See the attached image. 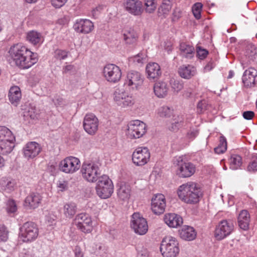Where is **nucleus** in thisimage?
<instances>
[{"mask_svg": "<svg viewBox=\"0 0 257 257\" xmlns=\"http://www.w3.org/2000/svg\"><path fill=\"white\" fill-rule=\"evenodd\" d=\"M124 41L126 44H132L137 41V35L134 30H129L125 32L123 34Z\"/></svg>", "mask_w": 257, "mask_h": 257, "instance_id": "nucleus-37", "label": "nucleus"}, {"mask_svg": "<svg viewBox=\"0 0 257 257\" xmlns=\"http://www.w3.org/2000/svg\"><path fill=\"white\" fill-rule=\"evenodd\" d=\"M96 190L97 194L101 198H109L113 192V185L112 181L107 176H102L98 179Z\"/></svg>", "mask_w": 257, "mask_h": 257, "instance_id": "nucleus-6", "label": "nucleus"}, {"mask_svg": "<svg viewBox=\"0 0 257 257\" xmlns=\"http://www.w3.org/2000/svg\"><path fill=\"white\" fill-rule=\"evenodd\" d=\"M146 13L151 14L154 12L157 8L156 0H144Z\"/></svg>", "mask_w": 257, "mask_h": 257, "instance_id": "nucleus-40", "label": "nucleus"}, {"mask_svg": "<svg viewBox=\"0 0 257 257\" xmlns=\"http://www.w3.org/2000/svg\"><path fill=\"white\" fill-rule=\"evenodd\" d=\"M148 78L150 79H158L161 75L162 72L159 65L155 62L149 63L146 66Z\"/></svg>", "mask_w": 257, "mask_h": 257, "instance_id": "nucleus-23", "label": "nucleus"}, {"mask_svg": "<svg viewBox=\"0 0 257 257\" xmlns=\"http://www.w3.org/2000/svg\"><path fill=\"white\" fill-rule=\"evenodd\" d=\"M101 10V7H98L95 8V9H93L92 11V16L96 18L98 15L100 14V11Z\"/></svg>", "mask_w": 257, "mask_h": 257, "instance_id": "nucleus-63", "label": "nucleus"}, {"mask_svg": "<svg viewBox=\"0 0 257 257\" xmlns=\"http://www.w3.org/2000/svg\"><path fill=\"white\" fill-rule=\"evenodd\" d=\"M52 5L56 8H60L64 5V0H51Z\"/></svg>", "mask_w": 257, "mask_h": 257, "instance_id": "nucleus-59", "label": "nucleus"}, {"mask_svg": "<svg viewBox=\"0 0 257 257\" xmlns=\"http://www.w3.org/2000/svg\"><path fill=\"white\" fill-rule=\"evenodd\" d=\"M202 5L200 3L195 4L192 7V13L196 19L201 18V12L202 11Z\"/></svg>", "mask_w": 257, "mask_h": 257, "instance_id": "nucleus-42", "label": "nucleus"}, {"mask_svg": "<svg viewBox=\"0 0 257 257\" xmlns=\"http://www.w3.org/2000/svg\"><path fill=\"white\" fill-rule=\"evenodd\" d=\"M17 210V206L14 200H9L7 203V211L8 213H14Z\"/></svg>", "mask_w": 257, "mask_h": 257, "instance_id": "nucleus-44", "label": "nucleus"}, {"mask_svg": "<svg viewBox=\"0 0 257 257\" xmlns=\"http://www.w3.org/2000/svg\"><path fill=\"white\" fill-rule=\"evenodd\" d=\"M166 206V198L162 194H157L152 199L151 208L152 211L157 215L164 213Z\"/></svg>", "mask_w": 257, "mask_h": 257, "instance_id": "nucleus-16", "label": "nucleus"}, {"mask_svg": "<svg viewBox=\"0 0 257 257\" xmlns=\"http://www.w3.org/2000/svg\"><path fill=\"white\" fill-rule=\"evenodd\" d=\"M182 11L180 8H177L174 9L173 13V21H177L182 17Z\"/></svg>", "mask_w": 257, "mask_h": 257, "instance_id": "nucleus-54", "label": "nucleus"}, {"mask_svg": "<svg viewBox=\"0 0 257 257\" xmlns=\"http://www.w3.org/2000/svg\"><path fill=\"white\" fill-rule=\"evenodd\" d=\"M130 192V186L125 184H122L117 190V195L120 199L125 200L129 198Z\"/></svg>", "mask_w": 257, "mask_h": 257, "instance_id": "nucleus-34", "label": "nucleus"}, {"mask_svg": "<svg viewBox=\"0 0 257 257\" xmlns=\"http://www.w3.org/2000/svg\"><path fill=\"white\" fill-rule=\"evenodd\" d=\"M54 57L57 60L61 61L64 58V51L60 49L56 50L54 53Z\"/></svg>", "mask_w": 257, "mask_h": 257, "instance_id": "nucleus-53", "label": "nucleus"}, {"mask_svg": "<svg viewBox=\"0 0 257 257\" xmlns=\"http://www.w3.org/2000/svg\"><path fill=\"white\" fill-rule=\"evenodd\" d=\"M8 238V231L6 227L4 225H0V239L6 241Z\"/></svg>", "mask_w": 257, "mask_h": 257, "instance_id": "nucleus-49", "label": "nucleus"}, {"mask_svg": "<svg viewBox=\"0 0 257 257\" xmlns=\"http://www.w3.org/2000/svg\"><path fill=\"white\" fill-rule=\"evenodd\" d=\"M80 167L79 160L74 157L65 158V173H73Z\"/></svg>", "mask_w": 257, "mask_h": 257, "instance_id": "nucleus-24", "label": "nucleus"}, {"mask_svg": "<svg viewBox=\"0 0 257 257\" xmlns=\"http://www.w3.org/2000/svg\"><path fill=\"white\" fill-rule=\"evenodd\" d=\"M211 105L208 104L205 99L200 101L197 104V111L199 113H202L206 110L209 109Z\"/></svg>", "mask_w": 257, "mask_h": 257, "instance_id": "nucleus-45", "label": "nucleus"}, {"mask_svg": "<svg viewBox=\"0 0 257 257\" xmlns=\"http://www.w3.org/2000/svg\"><path fill=\"white\" fill-rule=\"evenodd\" d=\"M127 136L131 139H139L147 132L146 123L140 120L131 121L127 125Z\"/></svg>", "mask_w": 257, "mask_h": 257, "instance_id": "nucleus-8", "label": "nucleus"}, {"mask_svg": "<svg viewBox=\"0 0 257 257\" xmlns=\"http://www.w3.org/2000/svg\"><path fill=\"white\" fill-rule=\"evenodd\" d=\"M242 79L244 85L253 86L257 82V70L252 67L249 68L244 72Z\"/></svg>", "mask_w": 257, "mask_h": 257, "instance_id": "nucleus-21", "label": "nucleus"}, {"mask_svg": "<svg viewBox=\"0 0 257 257\" xmlns=\"http://www.w3.org/2000/svg\"><path fill=\"white\" fill-rule=\"evenodd\" d=\"M250 222V215L246 210H242L238 216V223L240 228L246 230L248 228Z\"/></svg>", "mask_w": 257, "mask_h": 257, "instance_id": "nucleus-29", "label": "nucleus"}, {"mask_svg": "<svg viewBox=\"0 0 257 257\" xmlns=\"http://www.w3.org/2000/svg\"><path fill=\"white\" fill-rule=\"evenodd\" d=\"M144 82L142 75L139 72L131 71L127 73L125 84L132 87L133 89H138Z\"/></svg>", "mask_w": 257, "mask_h": 257, "instance_id": "nucleus-18", "label": "nucleus"}, {"mask_svg": "<svg viewBox=\"0 0 257 257\" xmlns=\"http://www.w3.org/2000/svg\"><path fill=\"white\" fill-rule=\"evenodd\" d=\"M177 193L182 201L190 204L198 203L202 195L200 188L193 182H188L181 185Z\"/></svg>", "mask_w": 257, "mask_h": 257, "instance_id": "nucleus-2", "label": "nucleus"}, {"mask_svg": "<svg viewBox=\"0 0 257 257\" xmlns=\"http://www.w3.org/2000/svg\"><path fill=\"white\" fill-rule=\"evenodd\" d=\"M168 88L166 83L158 82L154 86V91L156 96H164L167 95Z\"/></svg>", "mask_w": 257, "mask_h": 257, "instance_id": "nucleus-32", "label": "nucleus"}, {"mask_svg": "<svg viewBox=\"0 0 257 257\" xmlns=\"http://www.w3.org/2000/svg\"><path fill=\"white\" fill-rule=\"evenodd\" d=\"M80 171L83 178L89 182H96L100 175L98 166L92 162L83 163Z\"/></svg>", "mask_w": 257, "mask_h": 257, "instance_id": "nucleus-7", "label": "nucleus"}, {"mask_svg": "<svg viewBox=\"0 0 257 257\" xmlns=\"http://www.w3.org/2000/svg\"><path fill=\"white\" fill-rule=\"evenodd\" d=\"M74 252L75 257H84L83 253L80 247L78 246H76Z\"/></svg>", "mask_w": 257, "mask_h": 257, "instance_id": "nucleus-62", "label": "nucleus"}, {"mask_svg": "<svg viewBox=\"0 0 257 257\" xmlns=\"http://www.w3.org/2000/svg\"><path fill=\"white\" fill-rule=\"evenodd\" d=\"M215 65L213 61H209L204 67V72H208L211 71L215 67Z\"/></svg>", "mask_w": 257, "mask_h": 257, "instance_id": "nucleus-60", "label": "nucleus"}, {"mask_svg": "<svg viewBox=\"0 0 257 257\" xmlns=\"http://www.w3.org/2000/svg\"><path fill=\"white\" fill-rule=\"evenodd\" d=\"M160 250L164 257H176L180 249L177 239L171 236H167L162 240Z\"/></svg>", "mask_w": 257, "mask_h": 257, "instance_id": "nucleus-3", "label": "nucleus"}, {"mask_svg": "<svg viewBox=\"0 0 257 257\" xmlns=\"http://www.w3.org/2000/svg\"><path fill=\"white\" fill-rule=\"evenodd\" d=\"M171 8L172 6L170 1L169 0H164L159 8V14L160 16L163 15V17H166L169 14Z\"/></svg>", "mask_w": 257, "mask_h": 257, "instance_id": "nucleus-35", "label": "nucleus"}, {"mask_svg": "<svg viewBox=\"0 0 257 257\" xmlns=\"http://www.w3.org/2000/svg\"><path fill=\"white\" fill-rule=\"evenodd\" d=\"M99 121L92 113L86 114L84 118L83 125L85 131L90 135H94L98 130Z\"/></svg>", "mask_w": 257, "mask_h": 257, "instance_id": "nucleus-14", "label": "nucleus"}, {"mask_svg": "<svg viewBox=\"0 0 257 257\" xmlns=\"http://www.w3.org/2000/svg\"><path fill=\"white\" fill-rule=\"evenodd\" d=\"M21 97H9L10 102L15 106H17L20 102Z\"/></svg>", "mask_w": 257, "mask_h": 257, "instance_id": "nucleus-61", "label": "nucleus"}, {"mask_svg": "<svg viewBox=\"0 0 257 257\" xmlns=\"http://www.w3.org/2000/svg\"><path fill=\"white\" fill-rule=\"evenodd\" d=\"M55 219L52 217L50 215H47L46 216V222L48 225H52L55 224Z\"/></svg>", "mask_w": 257, "mask_h": 257, "instance_id": "nucleus-64", "label": "nucleus"}, {"mask_svg": "<svg viewBox=\"0 0 257 257\" xmlns=\"http://www.w3.org/2000/svg\"><path fill=\"white\" fill-rule=\"evenodd\" d=\"M147 55L145 52H141L134 56L133 61L137 64H142L146 61Z\"/></svg>", "mask_w": 257, "mask_h": 257, "instance_id": "nucleus-46", "label": "nucleus"}, {"mask_svg": "<svg viewBox=\"0 0 257 257\" xmlns=\"http://www.w3.org/2000/svg\"><path fill=\"white\" fill-rule=\"evenodd\" d=\"M131 227L136 233L139 235L145 234L148 230L146 219L138 212H135L132 215Z\"/></svg>", "mask_w": 257, "mask_h": 257, "instance_id": "nucleus-9", "label": "nucleus"}, {"mask_svg": "<svg viewBox=\"0 0 257 257\" xmlns=\"http://www.w3.org/2000/svg\"><path fill=\"white\" fill-rule=\"evenodd\" d=\"M198 131L196 129H191L187 133L186 137L191 140L194 139L198 135Z\"/></svg>", "mask_w": 257, "mask_h": 257, "instance_id": "nucleus-55", "label": "nucleus"}, {"mask_svg": "<svg viewBox=\"0 0 257 257\" xmlns=\"http://www.w3.org/2000/svg\"><path fill=\"white\" fill-rule=\"evenodd\" d=\"M12 135V132L7 127L0 126V144Z\"/></svg>", "mask_w": 257, "mask_h": 257, "instance_id": "nucleus-41", "label": "nucleus"}, {"mask_svg": "<svg viewBox=\"0 0 257 257\" xmlns=\"http://www.w3.org/2000/svg\"><path fill=\"white\" fill-rule=\"evenodd\" d=\"M174 164L176 167V174L180 177H189L195 172V165L185 160L183 156L176 157L174 160Z\"/></svg>", "mask_w": 257, "mask_h": 257, "instance_id": "nucleus-4", "label": "nucleus"}, {"mask_svg": "<svg viewBox=\"0 0 257 257\" xmlns=\"http://www.w3.org/2000/svg\"><path fill=\"white\" fill-rule=\"evenodd\" d=\"M74 224L84 233H89L92 230L91 218L86 213H82L78 214L74 220Z\"/></svg>", "mask_w": 257, "mask_h": 257, "instance_id": "nucleus-12", "label": "nucleus"}, {"mask_svg": "<svg viewBox=\"0 0 257 257\" xmlns=\"http://www.w3.org/2000/svg\"><path fill=\"white\" fill-rule=\"evenodd\" d=\"M74 31L79 34H88L94 29V24L89 19H77L73 26Z\"/></svg>", "mask_w": 257, "mask_h": 257, "instance_id": "nucleus-15", "label": "nucleus"}, {"mask_svg": "<svg viewBox=\"0 0 257 257\" xmlns=\"http://www.w3.org/2000/svg\"><path fill=\"white\" fill-rule=\"evenodd\" d=\"M104 76L107 81L116 83L121 77V72L119 67L113 64H108L103 68Z\"/></svg>", "mask_w": 257, "mask_h": 257, "instance_id": "nucleus-13", "label": "nucleus"}, {"mask_svg": "<svg viewBox=\"0 0 257 257\" xmlns=\"http://www.w3.org/2000/svg\"><path fill=\"white\" fill-rule=\"evenodd\" d=\"M247 171L249 172L257 171V159L251 161L248 165Z\"/></svg>", "mask_w": 257, "mask_h": 257, "instance_id": "nucleus-52", "label": "nucleus"}, {"mask_svg": "<svg viewBox=\"0 0 257 257\" xmlns=\"http://www.w3.org/2000/svg\"><path fill=\"white\" fill-rule=\"evenodd\" d=\"M180 55L187 59L192 58L195 55L194 47L187 42H181L179 45Z\"/></svg>", "mask_w": 257, "mask_h": 257, "instance_id": "nucleus-25", "label": "nucleus"}, {"mask_svg": "<svg viewBox=\"0 0 257 257\" xmlns=\"http://www.w3.org/2000/svg\"><path fill=\"white\" fill-rule=\"evenodd\" d=\"M132 97H114V100L118 106L121 107L131 106L134 103Z\"/></svg>", "mask_w": 257, "mask_h": 257, "instance_id": "nucleus-36", "label": "nucleus"}, {"mask_svg": "<svg viewBox=\"0 0 257 257\" xmlns=\"http://www.w3.org/2000/svg\"><path fill=\"white\" fill-rule=\"evenodd\" d=\"M39 234V229L36 223L32 221L24 223L20 228V237L23 242L35 240Z\"/></svg>", "mask_w": 257, "mask_h": 257, "instance_id": "nucleus-5", "label": "nucleus"}, {"mask_svg": "<svg viewBox=\"0 0 257 257\" xmlns=\"http://www.w3.org/2000/svg\"><path fill=\"white\" fill-rule=\"evenodd\" d=\"M229 163L231 169L233 170L238 169L242 164V158L237 154H232L229 159Z\"/></svg>", "mask_w": 257, "mask_h": 257, "instance_id": "nucleus-33", "label": "nucleus"}, {"mask_svg": "<svg viewBox=\"0 0 257 257\" xmlns=\"http://www.w3.org/2000/svg\"><path fill=\"white\" fill-rule=\"evenodd\" d=\"M234 225L230 220L220 221L216 226L215 230V237L218 240H221L229 235L233 231Z\"/></svg>", "mask_w": 257, "mask_h": 257, "instance_id": "nucleus-11", "label": "nucleus"}, {"mask_svg": "<svg viewBox=\"0 0 257 257\" xmlns=\"http://www.w3.org/2000/svg\"><path fill=\"white\" fill-rule=\"evenodd\" d=\"M9 53L15 64L22 69H28L38 60V55L29 50L22 44H17L11 47Z\"/></svg>", "mask_w": 257, "mask_h": 257, "instance_id": "nucleus-1", "label": "nucleus"}, {"mask_svg": "<svg viewBox=\"0 0 257 257\" xmlns=\"http://www.w3.org/2000/svg\"><path fill=\"white\" fill-rule=\"evenodd\" d=\"M16 185V182L15 180H7L5 185V189L8 190L9 192L14 190Z\"/></svg>", "mask_w": 257, "mask_h": 257, "instance_id": "nucleus-51", "label": "nucleus"}, {"mask_svg": "<svg viewBox=\"0 0 257 257\" xmlns=\"http://www.w3.org/2000/svg\"><path fill=\"white\" fill-rule=\"evenodd\" d=\"M42 197L35 192L30 193L25 198L24 206L28 209H34L38 207L41 203Z\"/></svg>", "mask_w": 257, "mask_h": 257, "instance_id": "nucleus-20", "label": "nucleus"}, {"mask_svg": "<svg viewBox=\"0 0 257 257\" xmlns=\"http://www.w3.org/2000/svg\"><path fill=\"white\" fill-rule=\"evenodd\" d=\"M27 40L34 45L42 43V36L41 33L35 31H31L27 33Z\"/></svg>", "mask_w": 257, "mask_h": 257, "instance_id": "nucleus-31", "label": "nucleus"}, {"mask_svg": "<svg viewBox=\"0 0 257 257\" xmlns=\"http://www.w3.org/2000/svg\"><path fill=\"white\" fill-rule=\"evenodd\" d=\"M242 116L244 119L250 120L254 116V113L252 111H246L243 112Z\"/></svg>", "mask_w": 257, "mask_h": 257, "instance_id": "nucleus-58", "label": "nucleus"}, {"mask_svg": "<svg viewBox=\"0 0 257 257\" xmlns=\"http://www.w3.org/2000/svg\"><path fill=\"white\" fill-rule=\"evenodd\" d=\"M178 73L183 78L189 79L196 74V69L191 65H183L178 69Z\"/></svg>", "mask_w": 257, "mask_h": 257, "instance_id": "nucleus-26", "label": "nucleus"}, {"mask_svg": "<svg viewBox=\"0 0 257 257\" xmlns=\"http://www.w3.org/2000/svg\"><path fill=\"white\" fill-rule=\"evenodd\" d=\"M21 89L18 86H12L9 92L8 96H21Z\"/></svg>", "mask_w": 257, "mask_h": 257, "instance_id": "nucleus-48", "label": "nucleus"}, {"mask_svg": "<svg viewBox=\"0 0 257 257\" xmlns=\"http://www.w3.org/2000/svg\"><path fill=\"white\" fill-rule=\"evenodd\" d=\"M227 150V141L223 136L220 137L219 143L217 147L214 148L216 154H220L224 153Z\"/></svg>", "mask_w": 257, "mask_h": 257, "instance_id": "nucleus-38", "label": "nucleus"}, {"mask_svg": "<svg viewBox=\"0 0 257 257\" xmlns=\"http://www.w3.org/2000/svg\"><path fill=\"white\" fill-rule=\"evenodd\" d=\"M172 120L173 122L169 127V130L171 131L176 132L184 125V117L182 114L174 115Z\"/></svg>", "mask_w": 257, "mask_h": 257, "instance_id": "nucleus-30", "label": "nucleus"}, {"mask_svg": "<svg viewBox=\"0 0 257 257\" xmlns=\"http://www.w3.org/2000/svg\"><path fill=\"white\" fill-rule=\"evenodd\" d=\"M41 151L40 145L35 142L28 143L23 148L24 156L28 160L37 156Z\"/></svg>", "mask_w": 257, "mask_h": 257, "instance_id": "nucleus-19", "label": "nucleus"}, {"mask_svg": "<svg viewBox=\"0 0 257 257\" xmlns=\"http://www.w3.org/2000/svg\"><path fill=\"white\" fill-rule=\"evenodd\" d=\"M171 84L172 88L175 91L178 92L183 88V84L179 80H172Z\"/></svg>", "mask_w": 257, "mask_h": 257, "instance_id": "nucleus-50", "label": "nucleus"}, {"mask_svg": "<svg viewBox=\"0 0 257 257\" xmlns=\"http://www.w3.org/2000/svg\"><path fill=\"white\" fill-rule=\"evenodd\" d=\"M251 50L247 48L245 51V56L249 58L250 60H252L253 56L255 54V51L254 47L250 46Z\"/></svg>", "mask_w": 257, "mask_h": 257, "instance_id": "nucleus-57", "label": "nucleus"}, {"mask_svg": "<svg viewBox=\"0 0 257 257\" xmlns=\"http://www.w3.org/2000/svg\"><path fill=\"white\" fill-rule=\"evenodd\" d=\"M15 137L12 134L11 136L7 138L0 144V151L3 155L10 153L15 147L14 141Z\"/></svg>", "mask_w": 257, "mask_h": 257, "instance_id": "nucleus-27", "label": "nucleus"}, {"mask_svg": "<svg viewBox=\"0 0 257 257\" xmlns=\"http://www.w3.org/2000/svg\"><path fill=\"white\" fill-rule=\"evenodd\" d=\"M150 156V152L148 148L140 147L133 152L132 160L136 166H143L149 162Z\"/></svg>", "mask_w": 257, "mask_h": 257, "instance_id": "nucleus-10", "label": "nucleus"}, {"mask_svg": "<svg viewBox=\"0 0 257 257\" xmlns=\"http://www.w3.org/2000/svg\"><path fill=\"white\" fill-rule=\"evenodd\" d=\"M164 220L170 227L177 228L183 224L182 217L175 213H166L164 216Z\"/></svg>", "mask_w": 257, "mask_h": 257, "instance_id": "nucleus-22", "label": "nucleus"}, {"mask_svg": "<svg viewBox=\"0 0 257 257\" xmlns=\"http://www.w3.org/2000/svg\"><path fill=\"white\" fill-rule=\"evenodd\" d=\"M123 6L126 11L135 16H140L144 12L142 2L140 0H125Z\"/></svg>", "mask_w": 257, "mask_h": 257, "instance_id": "nucleus-17", "label": "nucleus"}, {"mask_svg": "<svg viewBox=\"0 0 257 257\" xmlns=\"http://www.w3.org/2000/svg\"><path fill=\"white\" fill-rule=\"evenodd\" d=\"M95 252L97 255L103 256L106 254L107 249L104 246L100 245L96 249Z\"/></svg>", "mask_w": 257, "mask_h": 257, "instance_id": "nucleus-56", "label": "nucleus"}, {"mask_svg": "<svg viewBox=\"0 0 257 257\" xmlns=\"http://www.w3.org/2000/svg\"><path fill=\"white\" fill-rule=\"evenodd\" d=\"M173 112V109L167 106H163L158 108V115L161 117H170Z\"/></svg>", "mask_w": 257, "mask_h": 257, "instance_id": "nucleus-39", "label": "nucleus"}, {"mask_svg": "<svg viewBox=\"0 0 257 257\" xmlns=\"http://www.w3.org/2000/svg\"><path fill=\"white\" fill-rule=\"evenodd\" d=\"M65 215L68 214L70 217L74 215L76 211V206L74 203H69L65 205Z\"/></svg>", "mask_w": 257, "mask_h": 257, "instance_id": "nucleus-43", "label": "nucleus"}, {"mask_svg": "<svg viewBox=\"0 0 257 257\" xmlns=\"http://www.w3.org/2000/svg\"><path fill=\"white\" fill-rule=\"evenodd\" d=\"M196 53L197 57L201 60L204 59L208 54V51L200 46L196 47Z\"/></svg>", "mask_w": 257, "mask_h": 257, "instance_id": "nucleus-47", "label": "nucleus"}, {"mask_svg": "<svg viewBox=\"0 0 257 257\" xmlns=\"http://www.w3.org/2000/svg\"><path fill=\"white\" fill-rule=\"evenodd\" d=\"M179 232L180 237L186 240H192L195 238L196 236L195 229L189 226H183Z\"/></svg>", "mask_w": 257, "mask_h": 257, "instance_id": "nucleus-28", "label": "nucleus"}]
</instances>
